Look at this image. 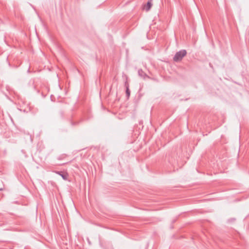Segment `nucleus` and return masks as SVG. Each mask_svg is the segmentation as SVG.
Listing matches in <instances>:
<instances>
[{
  "label": "nucleus",
  "mask_w": 249,
  "mask_h": 249,
  "mask_svg": "<svg viewBox=\"0 0 249 249\" xmlns=\"http://www.w3.org/2000/svg\"><path fill=\"white\" fill-rule=\"evenodd\" d=\"M124 85L126 88V95L127 97V98H128L130 94V91L129 89V85L128 83L127 82H125Z\"/></svg>",
  "instance_id": "3"
},
{
  "label": "nucleus",
  "mask_w": 249,
  "mask_h": 249,
  "mask_svg": "<svg viewBox=\"0 0 249 249\" xmlns=\"http://www.w3.org/2000/svg\"><path fill=\"white\" fill-rule=\"evenodd\" d=\"M138 74L140 77L144 79H145L146 77L149 78V77L142 69L138 70Z\"/></svg>",
  "instance_id": "2"
},
{
  "label": "nucleus",
  "mask_w": 249,
  "mask_h": 249,
  "mask_svg": "<svg viewBox=\"0 0 249 249\" xmlns=\"http://www.w3.org/2000/svg\"><path fill=\"white\" fill-rule=\"evenodd\" d=\"M186 54L187 52L185 50H181L177 52L173 57L174 61L176 62L180 61Z\"/></svg>",
  "instance_id": "1"
},
{
  "label": "nucleus",
  "mask_w": 249,
  "mask_h": 249,
  "mask_svg": "<svg viewBox=\"0 0 249 249\" xmlns=\"http://www.w3.org/2000/svg\"><path fill=\"white\" fill-rule=\"evenodd\" d=\"M62 159V158H61V156H59V157H58L57 158V159H58V160H61Z\"/></svg>",
  "instance_id": "6"
},
{
  "label": "nucleus",
  "mask_w": 249,
  "mask_h": 249,
  "mask_svg": "<svg viewBox=\"0 0 249 249\" xmlns=\"http://www.w3.org/2000/svg\"><path fill=\"white\" fill-rule=\"evenodd\" d=\"M152 5V4L151 1H148L147 2L146 5L144 7L145 10L146 11H148L150 9Z\"/></svg>",
  "instance_id": "4"
},
{
  "label": "nucleus",
  "mask_w": 249,
  "mask_h": 249,
  "mask_svg": "<svg viewBox=\"0 0 249 249\" xmlns=\"http://www.w3.org/2000/svg\"><path fill=\"white\" fill-rule=\"evenodd\" d=\"M56 173L59 175L64 179L66 180L67 179V175L63 174L61 171H57Z\"/></svg>",
  "instance_id": "5"
}]
</instances>
